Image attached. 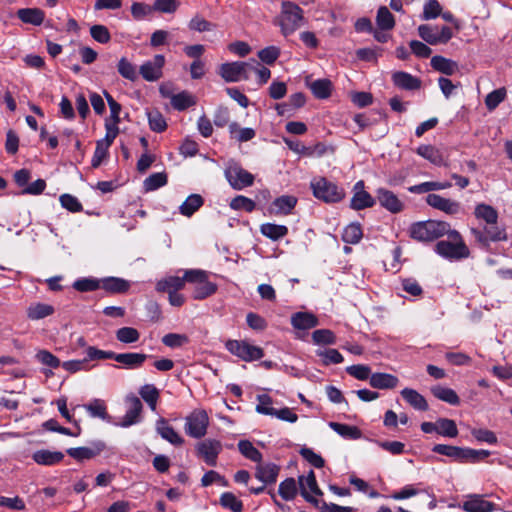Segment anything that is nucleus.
I'll return each mask as SVG.
<instances>
[{
	"mask_svg": "<svg viewBox=\"0 0 512 512\" xmlns=\"http://www.w3.org/2000/svg\"><path fill=\"white\" fill-rule=\"evenodd\" d=\"M449 241L441 240L435 245V252L448 260H460L467 258L470 251L457 230L449 228L446 233Z\"/></svg>",
	"mask_w": 512,
	"mask_h": 512,
	"instance_id": "nucleus-1",
	"label": "nucleus"
},
{
	"mask_svg": "<svg viewBox=\"0 0 512 512\" xmlns=\"http://www.w3.org/2000/svg\"><path fill=\"white\" fill-rule=\"evenodd\" d=\"M432 451L460 463H478L491 454L490 451L484 449L476 450L445 444H436Z\"/></svg>",
	"mask_w": 512,
	"mask_h": 512,
	"instance_id": "nucleus-2",
	"label": "nucleus"
},
{
	"mask_svg": "<svg viewBox=\"0 0 512 512\" xmlns=\"http://www.w3.org/2000/svg\"><path fill=\"white\" fill-rule=\"evenodd\" d=\"M450 224L444 221L428 220L410 226V237L417 241L429 242L449 232Z\"/></svg>",
	"mask_w": 512,
	"mask_h": 512,
	"instance_id": "nucleus-3",
	"label": "nucleus"
},
{
	"mask_svg": "<svg viewBox=\"0 0 512 512\" xmlns=\"http://www.w3.org/2000/svg\"><path fill=\"white\" fill-rule=\"evenodd\" d=\"M303 21V10L297 4L290 1L282 2L279 25L284 36L293 34L303 25Z\"/></svg>",
	"mask_w": 512,
	"mask_h": 512,
	"instance_id": "nucleus-4",
	"label": "nucleus"
},
{
	"mask_svg": "<svg viewBox=\"0 0 512 512\" xmlns=\"http://www.w3.org/2000/svg\"><path fill=\"white\" fill-rule=\"evenodd\" d=\"M313 195L325 203H337L344 199L345 190L325 177H316L310 183Z\"/></svg>",
	"mask_w": 512,
	"mask_h": 512,
	"instance_id": "nucleus-5",
	"label": "nucleus"
},
{
	"mask_svg": "<svg viewBox=\"0 0 512 512\" xmlns=\"http://www.w3.org/2000/svg\"><path fill=\"white\" fill-rule=\"evenodd\" d=\"M188 283L194 284L193 298L203 300L217 291V285L208 280V273L201 269L186 270Z\"/></svg>",
	"mask_w": 512,
	"mask_h": 512,
	"instance_id": "nucleus-6",
	"label": "nucleus"
},
{
	"mask_svg": "<svg viewBox=\"0 0 512 512\" xmlns=\"http://www.w3.org/2000/svg\"><path fill=\"white\" fill-rule=\"evenodd\" d=\"M209 423L207 411L197 408L185 417L184 431L191 438L201 439L207 434Z\"/></svg>",
	"mask_w": 512,
	"mask_h": 512,
	"instance_id": "nucleus-7",
	"label": "nucleus"
},
{
	"mask_svg": "<svg viewBox=\"0 0 512 512\" xmlns=\"http://www.w3.org/2000/svg\"><path fill=\"white\" fill-rule=\"evenodd\" d=\"M225 348L245 362L259 360L264 356V351L261 347L252 345L245 340H228L225 343Z\"/></svg>",
	"mask_w": 512,
	"mask_h": 512,
	"instance_id": "nucleus-8",
	"label": "nucleus"
},
{
	"mask_svg": "<svg viewBox=\"0 0 512 512\" xmlns=\"http://www.w3.org/2000/svg\"><path fill=\"white\" fill-rule=\"evenodd\" d=\"M418 35L428 44H445L452 37V29L448 26L422 24L418 27Z\"/></svg>",
	"mask_w": 512,
	"mask_h": 512,
	"instance_id": "nucleus-9",
	"label": "nucleus"
},
{
	"mask_svg": "<svg viewBox=\"0 0 512 512\" xmlns=\"http://www.w3.org/2000/svg\"><path fill=\"white\" fill-rule=\"evenodd\" d=\"M249 68H254L250 61L227 62L220 65L219 75L226 82H239L249 79Z\"/></svg>",
	"mask_w": 512,
	"mask_h": 512,
	"instance_id": "nucleus-10",
	"label": "nucleus"
},
{
	"mask_svg": "<svg viewBox=\"0 0 512 512\" xmlns=\"http://www.w3.org/2000/svg\"><path fill=\"white\" fill-rule=\"evenodd\" d=\"M225 176L235 190H242L254 183V176L237 163L229 164L225 170Z\"/></svg>",
	"mask_w": 512,
	"mask_h": 512,
	"instance_id": "nucleus-11",
	"label": "nucleus"
},
{
	"mask_svg": "<svg viewBox=\"0 0 512 512\" xmlns=\"http://www.w3.org/2000/svg\"><path fill=\"white\" fill-rule=\"evenodd\" d=\"M197 456L209 466H216L217 458L222 451V443L216 439H205L195 446Z\"/></svg>",
	"mask_w": 512,
	"mask_h": 512,
	"instance_id": "nucleus-12",
	"label": "nucleus"
},
{
	"mask_svg": "<svg viewBox=\"0 0 512 512\" xmlns=\"http://www.w3.org/2000/svg\"><path fill=\"white\" fill-rule=\"evenodd\" d=\"M299 485L302 497L319 509L322 502L313 495H322V491L318 487L314 472L310 471L307 476L299 477Z\"/></svg>",
	"mask_w": 512,
	"mask_h": 512,
	"instance_id": "nucleus-13",
	"label": "nucleus"
},
{
	"mask_svg": "<svg viewBox=\"0 0 512 512\" xmlns=\"http://www.w3.org/2000/svg\"><path fill=\"white\" fill-rule=\"evenodd\" d=\"M126 404L127 410L125 415L118 423H116L117 426L123 428L139 423L141 421V412L143 409L140 399L135 395L128 396L126 398Z\"/></svg>",
	"mask_w": 512,
	"mask_h": 512,
	"instance_id": "nucleus-14",
	"label": "nucleus"
},
{
	"mask_svg": "<svg viewBox=\"0 0 512 512\" xmlns=\"http://www.w3.org/2000/svg\"><path fill=\"white\" fill-rule=\"evenodd\" d=\"M106 449V444L101 441H94L89 446L67 449V454L76 461L90 460L100 455Z\"/></svg>",
	"mask_w": 512,
	"mask_h": 512,
	"instance_id": "nucleus-15",
	"label": "nucleus"
},
{
	"mask_svg": "<svg viewBox=\"0 0 512 512\" xmlns=\"http://www.w3.org/2000/svg\"><path fill=\"white\" fill-rule=\"evenodd\" d=\"M376 200L370 193L365 191L363 180L357 181L353 186V196L350 201V207L354 210H362L375 205Z\"/></svg>",
	"mask_w": 512,
	"mask_h": 512,
	"instance_id": "nucleus-16",
	"label": "nucleus"
},
{
	"mask_svg": "<svg viewBox=\"0 0 512 512\" xmlns=\"http://www.w3.org/2000/svg\"><path fill=\"white\" fill-rule=\"evenodd\" d=\"M164 64L165 57L161 54L155 55L152 60L146 61L140 66L139 73L146 81H157L162 77Z\"/></svg>",
	"mask_w": 512,
	"mask_h": 512,
	"instance_id": "nucleus-17",
	"label": "nucleus"
},
{
	"mask_svg": "<svg viewBox=\"0 0 512 512\" xmlns=\"http://www.w3.org/2000/svg\"><path fill=\"white\" fill-rule=\"evenodd\" d=\"M426 202L429 206L449 215H455L461 211V205L459 202L444 198L438 194H428Z\"/></svg>",
	"mask_w": 512,
	"mask_h": 512,
	"instance_id": "nucleus-18",
	"label": "nucleus"
},
{
	"mask_svg": "<svg viewBox=\"0 0 512 512\" xmlns=\"http://www.w3.org/2000/svg\"><path fill=\"white\" fill-rule=\"evenodd\" d=\"M376 197L380 205L391 213H399L404 208V204L397 195L388 189L378 188Z\"/></svg>",
	"mask_w": 512,
	"mask_h": 512,
	"instance_id": "nucleus-19",
	"label": "nucleus"
},
{
	"mask_svg": "<svg viewBox=\"0 0 512 512\" xmlns=\"http://www.w3.org/2000/svg\"><path fill=\"white\" fill-rule=\"evenodd\" d=\"M148 355L143 353H115L112 351L111 359L120 363L126 369H137L142 367Z\"/></svg>",
	"mask_w": 512,
	"mask_h": 512,
	"instance_id": "nucleus-20",
	"label": "nucleus"
},
{
	"mask_svg": "<svg viewBox=\"0 0 512 512\" xmlns=\"http://www.w3.org/2000/svg\"><path fill=\"white\" fill-rule=\"evenodd\" d=\"M461 508L465 512H492L495 509V504L485 500L481 495L473 494L467 496Z\"/></svg>",
	"mask_w": 512,
	"mask_h": 512,
	"instance_id": "nucleus-21",
	"label": "nucleus"
},
{
	"mask_svg": "<svg viewBox=\"0 0 512 512\" xmlns=\"http://www.w3.org/2000/svg\"><path fill=\"white\" fill-rule=\"evenodd\" d=\"M156 431L164 440L174 446H181L184 443V438L164 418L156 421Z\"/></svg>",
	"mask_w": 512,
	"mask_h": 512,
	"instance_id": "nucleus-22",
	"label": "nucleus"
},
{
	"mask_svg": "<svg viewBox=\"0 0 512 512\" xmlns=\"http://www.w3.org/2000/svg\"><path fill=\"white\" fill-rule=\"evenodd\" d=\"M416 153L436 166H447L448 160L443 152L433 145H420Z\"/></svg>",
	"mask_w": 512,
	"mask_h": 512,
	"instance_id": "nucleus-23",
	"label": "nucleus"
},
{
	"mask_svg": "<svg viewBox=\"0 0 512 512\" xmlns=\"http://www.w3.org/2000/svg\"><path fill=\"white\" fill-rule=\"evenodd\" d=\"M187 282L186 271L182 277L179 276H167L156 283V290L158 292H178L182 290Z\"/></svg>",
	"mask_w": 512,
	"mask_h": 512,
	"instance_id": "nucleus-24",
	"label": "nucleus"
},
{
	"mask_svg": "<svg viewBox=\"0 0 512 512\" xmlns=\"http://www.w3.org/2000/svg\"><path fill=\"white\" fill-rule=\"evenodd\" d=\"M100 288L109 294H123L130 289V282L119 277H105L100 279Z\"/></svg>",
	"mask_w": 512,
	"mask_h": 512,
	"instance_id": "nucleus-25",
	"label": "nucleus"
},
{
	"mask_svg": "<svg viewBox=\"0 0 512 512\" xmlns=\"http://www.w3.org/2000/svg\"><path fill=\"white\" fill-rule=\"evenodd\" d=\"M32 459L39 465L53 466L64 459V454L60 451L40 449L32 454Z\"/></svg>",
	"mask_w": 512,
	"mask_h": 512,
	"instance_id": "nucleus-26",
	"label": "nucleus"
},
{
	"mask_svg": "<svg viewBox=\"0 0 512 512\" xmlns=\"http://www.w3.org/2000/svg\"><path fill=\"white\" fill-rule=\"evenodd\" d=\"M297 204V198L293 195H282L271 204V212L275 215H288Z\"/></svg>",
	"mask_w": 512,
	"mask_h": 512,
	"instance_id": "nucleus-27",
	"label": "nucleus"
},
{
	"mask_svg": "<svg viewBox=\"0 0 512 512\" xmlns=\"http://www.w3.org/2000/svg\"><path fill=\"white\" fill-rule=\"evenodd\" d=\"M16 15L23 23L33 26H40L45 19V13L40 8H21Z\"/></svg>",
	"mask_w": 512,
	"mask_h": 512,
	"instance_id": "nucleus-28",
	"label": "nucleus"
},
{
	"mask_svg": "<svg viewBox=\"0 0 512 512\" xmlns=\"http://www.w3.org/2000/svg\"><path fill=\"white\" fill-rule=\"evenodd\" d=\"M395 86L404 90H417L421 87V80L407 72H395L392 75Z\"/></svg>",
	"mask_w": 512,
	"mask_h": 512,
	"instance_id": "nucleus-29",
	"label": "nucleus"
},
{
	"mask_svg": "<svg viewBox=\"0 0 512 512\" xmlns=\"http://www.w3.org/2000/svg\"><path fill=\"white\" fill-rule=\"evenodd\" d=\"M399 383V379L389 373H373L369 384L375 389H393Z\"/></svg>",
	"mask_w": 512,
	"mask_h": 512,
	"instance_id": "nucleus-30",
	"label": "nucleus"
},
{
	"mask_svg": "<svg viewBox=\"0 0 512 512\" xmlns=\"http://www.w3.org/2000/svg\"><path fill=\"white\" fill-rule=\"evenodd\" d=\"M291 324L295 329L308 330L318 325V319L312 313L297 312L291 316Z\"/></svg>",
	"mask_w": 512,
	"mask_h": 512,
	"instance_id": "nucleus-31",
	"label": "nucleus"
},
{
	"mask_svg": "<svg viewBox=\"0 0 512 512\" xmlns=\"http://www.w3.org/2000/svg\"><path fill=\"white\" fill-rule=\"evenodd\" d=\"M278 474L279 467L273 463H258V466L256 467V478L265 484L275 483Z\"/></svg>",
	"mask_w": 512,
	"mask_h": 512,
	"instance_id": "nucleus-32",
	"label": "nucleus"
},
{
	"mask_svg": "<svg viewBox=\"0 0 512 512\" xmlns=\"http://www.w3.org/2000/svg\"><path fill=\"white\" fill-rule=\"evenodd\" d=\"M430 64L434 70L449 76L455 74L459 68L457 62L439 55L433 56Z\"/></svg>",
	"mask_w": 512,
	"mask_h": 512,
	"instance_id": "nucleus-33",
	"label": "nucleus"
},
{
	"mask_svg": "<svg viewBox=\"0 0 512 512\" xmlns=\"http://www.w3.org/2000/svg\"><path fill=\"white\" fill-rule=\"evenodd\" d=\"M401 395L403 399L408 402L414 409L419 411H426L428 409V403L426 399L416 390L411 388H404L401 391Z\"/></svg>",
	"mask_w": 512,
	"mask_h": 512,
	"instance_id": "nucleus-34",
	"label": "nucleus"
},
{
	"mask_svg": "<svg viewBox=\"0 0 512 512\" xmlns=\"http://www.w3.org/2000/svg\"><path fill=\"white\" fill-rule=\"evenodd\" d=\"M329 427L338 435L345 439L357 440L362 437L361 430L356 426L342 424L338 422H330Z\"/></svg>",
	"mask_w": 512,
	"mask_h": 512,
	"instance_id": "nucleus-35",
	"label": "nucleus"
},
{
	"mask_svg": "<svg viewBox=\"0 0 512 512\" xmlns=\"http://www.w3.org/2000/svg\"><path fill=\"white\" fill-rule=\"evenodd\" d=\"M55 309L52 305L46 303H32L27 308V317L30 320L44 319L54 313Z\"/></svg>",
	"mask_w": 512,
	"mask_h": 512,
	"instance_id": "nucleus-36",
	"label": "nucleus"
},
{
	"mask_svg": "<svg viewBox=\"0 0 512 512\" xmlns=\"http://www.w3.org/2000/svg\"><path fill=\"white\" fill-rule=\"evenodd\" d=\"M260 232L265 237L277 241L288 234V227L274 223H264L260 226Z\"/></svg>",
	"mask_w": 512,
	"mask_h": 512,
	"instance_id": "nucleus-37",
	"label": "nucleus"
},
{
	"mask_svg": "<svg viewBox=\"0 0 512 512\" xmlns=\"http://www.w3.org/2000/svg\"><path fill=\"white\" fill-rule=\"evenodd\" d=\"M432 394L439 400L446 402L450 405H459L460 398L457 393L448 387L437 385L431 389Z\"/></svg>",
	"mask_w": 512,
	"mask_h": 512,
	"instance_id": "nucleus-38",
	"label": "nucleus"
},
{
	"mask_svg": "<svg viewBox=\"0 0 512 512\" xmlns=\"http://www.w3.org/2000/svg\"><path fill=\"white\" fill-rule=\"evenodd\" d=\"M84 408L93 418H100L102 420H107L109 418L106 403L102 399H93L89 403L85 404Z\"/></svg>",
	"mask_w": 512,
	"mask_h": 512,
	"instance_id": "nucleus-39",
	"label": "nucleus"
},
{
	"mask_svg": "<svg viewBox=\"0 0 512 512\" xmlns=\"http://www.w3.org/2000/svg\"><path fill=\"white\" fill-rule=\"evenodd\" d=\"M313 95L318 99H326L331 95L332 83L329 79H317L309 84Z\"/></svg>",
	"mask_w": 512,
	"mask_h": 512,
	"instance_id": "nucleus-40",
	"label": "nucleus"
},
{
	"mask_svg": "<svg viewBox=\"0 0 512 512\" xmlns=\"http://www.w3.org/2000/svg\"><path fill=\"white\" fill-rule=\"evenodd\" d=\"M203 203V198L199 194H191L179 207V211L183 216L191 217Z\"/></svg>",
	"mask_w": 512,
	"mask_h": 512,
	"instance_id": "nucleus-41",
	"label": "nucleus"
},
{
	"mask_svg": "<svg viewBox=\"0 0 512 512\" xmlns=\"http://www.w3.org/2000/svg\"><path fill=\"white\" fill-rule=\"evenodd\" d=\"M451 187L450 182H423L418 185H413L408 188V191L414 194H423L430 191L444 190Z\"/></svg>",
	"mask_w": 512,
	"mask_h": 512,
	"instance_id": "nucleus-42",
	"label": "nucleus"
},
{
	"mask_svg": "<svg viewBox=\"0 0 512 512\" xmlns=\"http://www.w3.org/2000/svg\"><path fill=\"white\" fill-rule=\"evenodd\" d=\"M474 214L476 218L485 221L489 225L496 224L498 220L497 211L492 206L484 203L476 205Z\"/></svg>",
	"mask_w": 512,
	"mask_h": 512,
	"instance_id": "nucleus-43",
	"label": "nucleus"
},
{
	"mask_svg": "<svg viewBox=\"0 0 512 512\" xmlns=\"http://www.w3.org/2000/svg\"><path fill=\"white\" fill-rule=\"evenodd\" d=\"M171 105L178 111H183L196 104L194 96L187 91H182L178 94H174L170 97Z\"/></svg>",
	"mask_w": 512,
	"mask_h": 512,
	"instance_id": "nucleus-44",
	"label": "nucleus"
},
{
	"mask_svg": "<svg viewBox=\"0 0 512 512\" xmlns=\"http://www.w3.org/2000/svg\"><path fill=\"white\" fill-rule=\"evenodd\" d=\"M316 355L321 358L322 364L324 366L340 364L344 360L342 354L334 348L318 349L316 351Z\"/></svg>",
	"mask_w": 512,
	"mask_h": 512,
	"instance_id": "nucleus-45",
	"label": "nucleus"
},
{
	"mask_svg": "<svg viewBox=\"0 0 512 512\" xmlns=\"http://www.w3.org/2000/svg\"><path fill=\"white\" fill-rule=\"evenodd\" d=\"M238 449L245 458L256 463L261 462V452L249 440H240L238 442Z\"/></svg>",
	"mask_w": 512,
	"mask_h": 512,
	"instance_id": "nucleus-46",
	"label": "nucleus"
},
{
	"mask_svg": "<svg viewBox=\"0 0 512 512\" xmlns=\"http://www.w3.org/2000/svg\"><path fill=\"white\" fill-rule=\"evenodd\" d=\"M363 237L361 225L351 223L345 227L342 233V240L348 244H357Z\"/></svg>",
	"mask_w": 512,
	"mask_h": 512,
	"instance_id": "nucleus-47",
	"label": "nucleus"
},
{
	"mask_svg": "<svg viewBox=\"0 0 512 512\" xmlns=\"http://www.w3.org/2000/svg\"><path fill=\"white\" fill-rule=\"evenodd\" d=\"M376 23L381 30H391L395 26V19L386 6H381L377 11Z\"/></svg>",
	"mask_w": 512,
	"mask_h": 512,
	"instance_id": "nucleus-48",
	"label": "nucleus"
},
{
	"mask_svg": "<svg viewBox=\"0 0 512 512\" xmlns=\"http://www.w3.org/2000/svg\"><path fill=\"white\" fill-rule=\"evenodd\" d=\"M167 181L168 179L166 173H153L144 180L143 187L146 192H150L165 186L167 184Z\"/></svg>",
	"mask_w": 512,
	"mask_h": 512,
	"instance_id": "nucleus-49",
	"label": "nucleus"
},
{
	"mask_svg": "<svg viewBox=\"0 0 512 512\" xmlns=\"http://www.w3.org/2000/svg\"><path fill=\"white\" fill-rule=\"evenodd\" d=\"M139 394L143 398V400L148 404L151 410L155 411L157 401L159 398L158 389L152 384H146L143 387H141Z\"/></svg>",
	"mask_w": 512,
	"mask_h": 512,
	"instance_id": "nucleus-50",
	"label": "nucleus"
},
{
	"mask_svg": "<svg viewBox=\"0 0 512 512\" xmlns=\"http://www.w3.org/2000/svg\"><path fill=\"white\" fill-rule=\"evenodd\" d=\"M188 28L191 31L195 32H208L212 31L215 28V24L212 22L206 20L203 16L200 14H195L188 23Z\"/></svg>",
	"mask_w": 512,
	"mask_h": 512,
	"instance_id": "nucleus-51",
	"label": "nucleus"
},
{
	"mask_svg": "<svg viewBox=\"0 0 512 512\" xmlns=\"http://www.w3.org/2000/svg\"><path fill=\"white\" fill-rule=\"evenodd\" d=\"M437 433L445 437H456L458 429L455 421L448 418H439L437 420Z\"/></svg>",
	"mask_w": 512,
	"mask_h": 512,
	"instance_id": "nucleus-52",
	"label": "nucleus"
},
{
	"mask_svg": "<svg viewBox=\"0 0 512 512\" xmlns=\"http://www.w3.org/2000/svg\"><path fill=\"white\" fill-rule=\"evenodd\" d=\"M118 73L125 79L135 81L137 79V69L127 58L122 57L117 64Z\"/></svg>",
	"mask_w": 512,
	"mask_h": 512,
	"instance_id": "nucleus-53",
	"label": "nucleus"
},
{
	"mask_svg": "<svg viewBox=\"0 0 512 512\" xmlns=\"http://www.w3.org/2000/svg\"><path fill=\"white\" fill-rule=\"evenodd\" d=\"M149 127L152 131L161 133L166 130L167 123L163 115L158 110L147 112Z\"/></svg>",
	"mask_w": 512,
	"mask_h": 512,
	"instance_id": "nucleus-54",
	"label": "nucleus"
},
{
	"mask_svg": "<svg viewBox=\"0 0 512 512\" xmlns=\"http://www.w3.org/2000/svg\"><path fill=\"white\" fill-rule=\"evenodd\" d=\"M139 338V331L133 327H122L116 331V339L124 344L135 343Z\"/></svg>",
	"mask_w": 512,
	"mask_h": 512,
	"instance_id": "nucleus-55",
	"label": "nucleus"
},
{
	"mask_svg": "<svg viewBox=\"0 0 512 512\" xmlns=\"http://www.w3.org/2000/svg\"><path fill=\"white\" fill-rule=\"evenodd\" d=\"M153 12V6L143 2H134L131 5L132 17L137 21H141L150 17Z\"/></svg>",
	"mask_w": 512,
	"mask_h": 512,
	"instance_id": "nucleus-56",
	"label": "nucleus"
},
{
	"mask_svg": "<svg viewBox=\"0 0 512 512\" xmlns=\"http://www.w3.org/2000/svg\"><path fill=\"white\" fill-rule=\"evenodd\" d=\"M279 494L286 501L294 499L297 494V486L295 479L287 478L284 481H282L279 485Z\"/></svg>",
	"mask_w": 512,
	"mask_h": 512,
	"instance_id": "nucleus-57",
	"label": "nucleus"
},
{
	"mask_svg": "<svg viewBox=\"0 0 512 512\" xmlns=\"http://www.w3.org/2000/svg\"><path fill=\"white\" fill-rule=\"evenodd\" d=\"M100 279L80 278L73 283V288L79 292H90L100 288Z\"/></svg>",
	"mask_w": 512,
	"mask_h": 512,
	"instance_id": "nucleus-58",
	"label": "nucleus"
},
{
	"mask_svg": "<svg viewBox=\"0 0 512 512\" xmlns=\"http://www.w3.org/2000/svg\"><path fill=\"white\" fill-rule=\"evenodd\" d=\"M315 344L332 345L336 343L335 334L329 329H318L312 333Z\"/></svg>",
	"mask_w": 512,
	"mask_h": 512,
	"instance_id": "nucleus-59",
	"label": "nucleus"
},
{
	"mask_svg": "<svg viewBox=\"0 0 512 512\" xmlns=\"http://www.w3.org/2000/svg\"><path fill=\"white\" fill-rule=\"evenodd\" d=\"M506 98V89L499 88L490 92L485 98V105L489 111H493Z\"/></svg>",
	"mask_w": 512,
	"mask_h": 512,
	"instance_id": "nucleus-60",
	"label": "nucleus"
},
{
	"mask_svg": "<svg viewBox=\"0 0 512 512\" xmlns=\"http://www.w3.org/2000/svg\"><path fill=\"white\" fill-rule=\"evenodd\" d=\"M230 133L237 139L239 142H246L255 137V131L252 128H239L237 123H232L229 126Z\"/></svg>",
	"mask_w": 512,
	"mask_h": 512,
	"instance_id": "nucleus-61",
	"label": "nucleus"
},
{
	"mask_svg": "<svg viewBox=\"0 0 512 512\" xmlns=\"http://www.w3.org/2000/svg\"><path fill=\"white\" fill-rule=\"evenodd\" d=\"M189 342V338L185 334L168 333L163 336L162 343L170 348H178Z\"/></svg>",
	"mask_w": 512,
	"mask_h": 512,
	"instance_id": "nucleus-62",
	"label": "nucleus"
},
{
	"mask_svg": "<svg viewBox=\"0 0 512 512\" xmlns=\"http://www.w3.org/2000/svg\"><path fill=\"white\" fill-rule=\"evenodd\" d=\"M255 202L245 196L238 195L233 198L230 202V207L233 210H244L246 212H252L255 209Z\"/></svg>",
	"mask_w": 512,
	"mask_h": 512,
	"instance_id": "nucleus-63",
	"label": "nucleus"
},
{
	"mask_svg": "<svg viewBox=\"0 0 512 512\" xmlns=\"http://www.w3.org/2000/svg\"><path fill=\"white\" fill-rule=\"evenodd\" d=\"M220 503L223 507L228 508L233 512H241L243 508L242 502L230 492H225L221 495Z\"/></svg>",
	"mask_w": 512,
	"mask_h": 512,
	"instance_id": "nucleus-64",
	"label": "nucleus"
}]
</instances>
